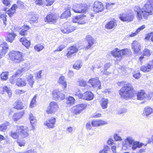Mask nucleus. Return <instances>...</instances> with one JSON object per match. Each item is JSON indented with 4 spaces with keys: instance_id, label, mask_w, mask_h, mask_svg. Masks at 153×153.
Segmentation results:
<instances>
[{
    "instance_id": "obj_1",
    "label": "nucleus",
    "mask_w": 153,
    "mask_h": 153,
    "mask_svg": "<svg viewBox=\"0 0 153 153\" xmlns=\"http://www.w3.org/2000/svg\"><path fill=\"white\" fill-rule=\"evenodd\" d=\"M134 10L138 20L142 21L147 20L149 16L153 14V0H148L142 8L136 6Z\"/></svg>"
},
{
    "instance_id": "obj_2",
    "label": "nucleus",
    "mask_w": 153,
    "mask_h": 153,
    "mask_svg": "<svg viewBox=\"0 0 153 153\" xmlns=\"http://www.w3.org/2000/svg\"><path fill=\"white\" fill-rule=\"evenodd\" d=\"M124 83V87L122 88L119 91V94L123 98L127 99L131 98H134L133 96V88L131 83H126L124 81L121 82V83Z\"/></svg>"
},
{
    "instance_id": "obj_3",
    "label": "nucleus",
    "mask_w": 153,
    "mask_h": 153,
    "mask_svg": "<svg viewBox=\"0 0 153 153\" xmlns=\"http://www.w3.org/2000/svg\"><path fill=\"white\" fill-rule=\"evenodd\" d=\"M9 57L10 59L15 63H19L24 60L22 53L18 51L10 52Z\"/></svg>"
},
{
    "instance_id": "obj_4",
    "label": "nucleus",
    "mask_w": 153,
    "mask_h": 153,
    "mask_svg": "<svg viewBox=\"0 0 153 153\" xmlns=\"http://www.w3.org/2000/svg\"><path fill=\"white\" fill-rule=\"evenodd\" d=\"M88 9L86 4H79L75 5L72 8V10L76 13H86Z\"/></svg>"
},
{
    "instance_id": "obj_5",
    "label": "nucleus",
    "mask_w": 153,
    "mask_h": 153,
    "mask_svg": "<svg viewBox=\"0 0 153 153\" xmlns=\"http://www.w3.org/2000/svg\"><path fill=\"white\" fill-rule=\"evenodd\" d=\"M131 10H129V12L126 13L120 14V18L122 21L130 22L133 21L134 16L133 13L131 12Z\"/></svg>"
},
{
    "instance_id": "obj_6",
    "label": "nucleus",
    "mask_w": 153,
    "mask_h": 153,
    "mask_svg": "<svg viewBox=\"0 0 153 153\" xmlns=\"http://www.w3.org/2000/svg\"><path fill=\"white\" fill-rule=\"evenodd\" d=\"M53 98L55 100H61L65 98V95L62 91L58 90H54L52 92Z\"/></svg>"
},
{
    "instance_id": "obj_7",
    "label": "nucleus",
    "mask_w": 153,
    "mask_h": 153,
    "mask_svg": "<svg viewBox=\"0 0 153 153\" xmlns=\"http://www.w3.org/2000/svg\"><path fill=\"white\" fill-rule=\"evenodd\" d=\"M26 70V68H23L21 69H19L16 71L12 76L10 77V82L12 84H14L17 82V80L18 79L19 76Z\"/></svg>"
},
{
    "instance_id": "obj_8",
    "label": "nucleus",
    "mask_w": 153,
    "mask_h": 153,
    "mask_svg": "<svg viewBox=\"0 0 153 153\" xmlns=\"http://www.w3.org/2000/svg\"><path fill=\"white\" fill-rule=\"evenodd\" d=\"M16 128L18 129V133L19 134V137L24 138L29 136L27 131V128L23 126H17Z\"/></svg>"
},
{
    "instance_id": "obj_9",
    "label": "nucleus",
    "mask_w": 153,
    "mask_h": 153,
    "mask_svg": "<svg viewBox=\"0 0 153 153\" xmlns=\"http://www.w3.org/2000/svg\"><path fill=\"white\" fill-rule=\"evenodd\" d=\"M59 108L57 103L54 102H51L46 111L48 114H51L55 112Z\"/></svg>"
},
{
    "instance_id": "obj_10",
    "label": "nucleus",
    "mask_w": 153,
    "mask_h": 153,
    "mask_svg": "<svg viewBox=\"0 0 153 153\" xmlns=\"http://www.w3.org/2000/svg\"><path fill=\"white\" fill-rule=\"evenodd\" d=\"M88 83L91 84L93 88H97L98 89H101L100 82L97 77L90 79Z\"/></svg>"
},
{
    "instance_id": "obj_11",
    "label": "nucleus",
    "mask_w": 153,
    "mask_h": 153,
    "mask_svg": "<svg viewBox=\"0 0 153 153\" xmlns=\"http://www.w3.org/2000/svg\"><path fill=\"white\" fill-rule=\"evenodd\" d=\"M122 50H119L118 48H115L111 51V54L117 61H120L122 59Z\"/></svg>"
},
{
    "instance_id": "obj_12",
    "label": "nucleus",
    "mask_w": 153,
    "mask_h": 153,
    "mask_svg": "<svg viewBox=\"0 0 153 153\" xmlns=\"http://www.w3.org/2000/svg\"><path fill=\"white\" fill-rule=\"evenodd\" d=\"M104 9L102 3L99 1H95L94 3L93 10L95 13H99L102 11Z\"/></svg>"
},
{
    "instance_id": "obj_13",
    "label": "nucleus",
    "mask_w": 153,
    "mask_h": 153,
    "mask_svg": "<svg viewBox=\"0 0 153 153\" xmlns=\"http://www.w3.org/2000/svg\"><path fill=\"white\" fill-rule=\"evenodd\" d=\"M76 28V27L74 26L64 24L63 27L61 28V30L63 33H68L74 31Z\"/></svg>"
},
{
    "instance_id": "obj_14",
    "label": "nucleus",
    "mask_w": 153,
    "mask_h": 153,
    "mask_svg": "<svg viewBox=\"0 0 153 153\" xmlns=\"http://www.w3.org/2000/svg\"><path fill=\"white\" fill-rule=\"evenodd\" d=\"M8 46L6 42H3L0 45V58L4 56L8 50Z\"/></svg>"
},
{
    "instance_id": "obj_15",
    "label": "nucleus",
    "mask_w": 153,
    "mask_h": 153,
    "mask_svg": "<svg viewBox=\"0 0 153 153\" xmlns=\"http://www.w3.org/2000/svg\"><path fill=\"white\" fill-rule=\"evenodd\" d=\"M58 16L56 14L51 13L48 15L45 19V22L49 23H54L56 22Z\"/></svg>"
},
{
    "instance_id": "obj_16",
    "label": "nucleus",
    "mask_w": 153,
    "mask_h": 153,
    "mask_svg": "<svg viewBox=\"0 0 153 153\" xmlns=\"http://www.w3.org/2000/svg\"><path fill=\"white\" fill-rule=\"evenodd\" d=\"M56 123V119L53 117H52L47 121H45L44 123V124L47 126L48 128H53L55 127V125Z\"/></svg>"
},
{
    "instance_id": "obj_17",
    "label": "nucleus",
    "mask_w": 153,
    "mask_h": 153,
    "mask_svg": "<svg viewBox=\"0 0 153 153\" xmlns=\"http://www.w3.org/2000/svg\"><path fill=\"white\" fill-rule=\"evenodd\" d=\"M86 105L84 104H81L76 105L74 108L75 114L80 113L83 109L86 108Z\"/></svg>"
},
{
    "instance_id": "obj_18",
    "label": "nucleus",
    "mask_w": 153,
    "mask_h": 153,
    "mask_svg": "<svg viewBox=\"0 0 153 153\" xmlns=\"http://www.w3.org/2000/svg\"><path fill=\"white\" fill-rule=\"evenodd\" d=\"M86 40L88 43V45L85 48V49H88L90 48L91 46L94 43V39L90 35L87 36L85 38Z\"/></svg>"
},
{
    "instance_id": "obj_19",
    "label": "nucleus",
    "mask_w": 153,
    "mask_h": 153,
    "mask_svg": "<svg viewBox=\"0 0 153 153\" xmlns=\"http://www.w3.org/2000/svg\"><path fill=\"white\" fill-rule=\"evenodd\" d=\"M135 95L136 98L138 100H142L147 98V94L142 90L136 94Z\"/></svg>"
},
{
    "instance_id": "obj_20",
    "label": "nucleus",
    "mask_w": 153,
    "mask_h": 153,
    "mask_svg": "<svg viewBox=\"0 0 153 153\" xmlns=\"http://www.w3.org/2000/svg\"><path fill=\"white\" fill-rule=\"evenodd\" d=\"M5 92H6L8 94L9 98L11 97L12 91L10 88H8L7 86L0 88V93L1 94H3Z\"/></svg>"
},
{
    "instance_id": "obj_21",
    "label": "nucleus",
    "mask_w": 153,
    "mask_h": 153,
    "mask_svg": "<svg viewBox=\"0 0 153 153\" xmlns=\"http://www.w3.org/2000/svg\"><path fill=\"white\" fill-rule=\"evenodd\" d=\"M78 51V49L75 46H71L68 49L66 56L68 57H70L72 54L76 53Z\"/></svg>"
},
{
    "instance_id": "obj_22",
    "label": "nucleus",
    "mask_w": 153,
    "mask_h": 153,
    "mask_svg": "<svg viewBox=\"0 0 153 153\" xmlns=\"http://www.w3.org/2000/svg\"><path fill=\"white\" fill-rule=\"evenodd\" d=\"M83 99L91 100L93 99L94 94L91 91H87L83 94Z\"/></svg>"
},
{
    "instance_id": "obj_23",
    "label": "nucleus",
    "mask_w": 153,
    "mask_h": 153,
    "mask_svg": "<svg viewBox=\"0 0 153 153\" xmlns=\"http://www.w3.org/2000/svg\"><path fill=\"white\" fill-rule=\"evenodd\" d=\"M71 7L68 6L65 9V11L62 13L60 16L61 19L67 18L71 15L70 12Z\"/></svg>"
},
{
    "instance_id": "obj_24",
    "label": "nucleus",
    "mask_w": 153,
    "mask_h": 153,
    "mask_svg": "<svg viewBox=\"0 0 153 153\" xmlns=\"http://www.w3.org/2000/svg\"><path fill=\"white\" fill-rule=\"evenodd\" d=\"M132 48L135 52H137L140 49V43L138 42L134 41L131 44Z\"/></svg>"
},
{
    "instance_id": "obj_25",
    "label": "nucleus",
    "mask_w": 153,
    "mask_h": 153,
    "mask_svg": "<svg viewBox=\"0 0 153 153\" xmlns=\"http://www.w3.org/2000/svg\"><path fill=\"white\" fill-rule=\"evenodd\" d=\"M16 35V34L13 31L8 33L6 40L10 42H12L14 40Z\"/></svg>"
},
{
    "instance_id": "obj_26",
    "label": "nucleus",
    "mask_w": 153,
    "mask_h": 153,
    "mask_svg": "<svg viewBox=\"0 0 153 153\" xmlns=\"http://www.w3.org/2000/svg\"><path fill=\"white\" fill-rule=\"evenodd\" d=\"M111 65V64L110 63H108L105 64L104 67V71H102L101 73H102L104 75H108L111 73V72L107 71L108 69L110 67Z\"/></svg>"
},
{
    "instance_id": "obj_27",
    "label": "nucleus",
    "mask_w": 153,
    "mask_h": 153,
    "mask_svg": "<svg viewBox=\"0 0 153 153\" xmlns=\"http://www.w3.org/2000/svg\"><path fill=\"white\" fill-rule=\"evenodd\" d=\"M29 27L28 26H22L19 30L20 34L24 36H25L27 34L28 30H29Z\"/></svg>"
},
{
    "instance_id": "obj_28",
    "label": "nucleus",
    "mask_w": 153,
    "mask_h": 153,
    "mask_svg": "<svg viewBox=\"0 0 153 153\" xmlns=\"http://www.w3.org/2000/svg\"><path fill=\"white\" fill-rule=\"evenodd\" d=\"M18 7L16 4H13L10 9H9L7 11V13L8 14L10 17H11L15 12L16 9Z\"/></svg>"
},
{
    "instance_id": "obj_29",
    "label": "nucleus",
    "mask_w": 153,
    "mask_h": 153,
    "mask_svg": "<svg viewBox=\"0 0 153 153\" xmlns=\"http://www.w3.org/2000/svg\"><path fill=\"white\" fill-rule=\"evenodd\" d=\"M116 23L114 20H112L108 22L105 25V27L108 29H110L115 28L116 26Z\"/></svg>"
},
{
    "instance_id": "obj_30",
    "label": "nucleus",
    "mask_w": 153,
    "mask_h": 153,
    "mask_svg": "<svg viewBox=\"0 0 153 153\" xmlns=\"http://www.w3.org/2000/svg\"><path fill=\"white\" fill-rule=\"evenodd\" d=\"M105 124H106V123H105L104 121L100 120H93L91 122V125L93 127L100 126Z\"/></svg>"
},
{
    "instance_id": "obj_31",
    "label": "nucleus",
    "mask_w": 153,
    "mask_h": 153,
    "mask_svg": "<svg viewBox=\"0 0 153 153\" xmlns=\"http://www.w3.org/2000/svg\"><path fill=\"white\" fill-rule=\"evenodd\" d=\"M108 99L105 98H102L100 102V105L103 109L106 108L108 107Z\"/></svg>"
},
{
    "instance_id": "obj_32",
    "label": "nucleus",
    "mask_w": 153,
    "mask_h": 153,
    "mask_svg": "<svg viewBox=\"0 0 153 153\" xmlns=\"http://www.w3.org/2000/svg\"><path fill=\"white\" fill-rule=\"evenodd\" d=\"M20 41L22 42V44L26 48H28L30 46V42L27 40L25 38H21L20 39Z\"/></svg>"
},
{
    "instance_id": "obj_33",
    "label": "nucleus",
    "mask_w": 153,
    "mask_h": 153,
    "mask_svg": "<svg viewBox=\"0 0 153 153\" xmlns=\"http://www.w3.org/2000/svg\"><path fill=\"white\" fill-rule=\"evenodd\" d=\"M26 84V82L24 79L18 78L16 85L19 86L23 87L25 86Z\"/></svg>"
},
{
    "instance_id": "obj_34",
    "label": "nucleus",
    "mask_w": 153,
    "mask_h": 153,
    "mask_svg": "<svg viewBox=\"0 0 153 153\" xmlns=\"http://www.w3.org/2000/svg\"><path fill=\"white\" fill-rule=\"evenodd\" d=\"M152 69L148 63L145 65H143L140 68V70L143 72L150 71Z\"/></svg>"
},
{
    "instance_id": "obj_35",
    "label": "nucleus",
    "mask_w": 153,
    "mask_h": 153,
    "mask_svg": "<svg viewBox=\"0 0 153 153\" xmlns=\"http://www.w3.org/2000/svg\"><path fill=\"white\" fill-rule=\"evenodd\" d=\"M82 65V64L81 61L78 60L75 62L73 65V67L75 69L78 70L81 68Z\"/></svg>"
},
{
    "instance_id": "obj_36",
    "label": "nucleus",
    "mask_w": 153,
    "mask_h": 153,
    "mask_svg": "<svg viewBox=\"0 0 153 153\" xmlns=\"http://www.w3.org/2000/svg\"><path fill=\"white\" fill-rule=\"evenodd\" d=\"M10 126V123L9 122H5L0 125V130L1 131H4Z\"/></svg>"
},
{
    "instance_id": "obj_37",
    "label": "nucleus",
    "mask_w": 153,
    "mask_h": 153,
    "mask_svg": "<svg viewBox=\"0 0 153 153\" xmlns=\"http://www.w3.org/2000/svg\"><path fill=\"white\" fill-rule=\"evenodd\" d=\"M153 111V109L152 108L147 106L144 108L143 113L144 115L148 116L152 113Z\"/></svg>"
},
{
    "instance_id": "obj_38",
    "label": "nucleus",
    "mask_w": 153,
    "mask_h": 153,
    "mask_svg": "<svg viewBox=\"0 0 153 153\" xmlns=\"http://www.w3.org/2000/svg\"><path fill=\"white\" fill-rule=\"evenodd\" d=\"M58 82L63 85L64 88H65L67 87L66 82L65 80V77L63 76H62L60 77L58 81Z\"/></svg>"
},
{
    "instance_id": "obj_39",
    "label": "nucleus",
    "mask_w": 153,
    "mask_h": 153,
    "mask_svg": "<svg viewBox=\"0 0 153 153\" xmlns=\"http://www.w3.org/2000/svg\"><path fill=\"white\" fill-rule=\"evenodd\" d=\"M37 95L36 94L33 97V98L31 99L30 103V108H33L34 107L37 103V102L36 101V99L37 97Z\"/></svg>"
},
{
    "instance_id": "obj_40",
    "label": "nucleus",
    "mask_w": 153,
    "mask_h": 153,
    "mask_svg": "<svg viewBox=\"0 0 153 153\" xmlns=\"http://www.w3.org/2000/svg\"><path fill=\"white\" fill-rule=\"evenodd\" d=\"M15 105L14 106V108L17 109H22L23 108L24 106L22 102L20 101H16L15 103Z\"/></svg>"
},
{
    "instance_id": "obj_41",
    "label": "nucleus",
    "mask_w": 153,
    "mask_h": 153,
    "mask_svg": "<svg viewBox=\"0 0 153 153\" xmlns=\"http://www.w3.org/2000/svg\"><path fill=\"white\" fill-rule=\"evenodd\" d=\"M6 16V15L3 14H1L0 16L1 18H3V26H2L1 27L2 29L3 30H5L6 29V27L7 25V19Z\"/></svg>"
},
{
    "instance_id": "obj_42",
    "label": "nucleus",
    "mask_w": 153,
    "mask_h": 153,
    "mask_svg": "<svg viewBox=\"0 0 153 153\" xmlns=\"http://www.w3.org/2000/svg\"><path fill=\"white\" fill-rule=\"evenodd\" d=\"M22 114L21 112L16 113L13 115V119L15 121H17L22 117Z\"/></svg>"
},
{
    "instance_id": "obj_43",
    "label": "nucleus",
    "mask_w": 153,
    "mask_h": 153,
    "mask_svg": "<svg viewBox=\"0 0 153 153\" xmlns=\"http://www.w3.org/2000/svg\"><path fill=\"white\" fill-rule=\"evenodd\" d=\"M115 5V3H114L109 2L106 3V8L107 10H109L112 11L114 8V6Z\"/></svg>"
},
{
    "instance_id": "obj_44",
    "label": "nucleus",
    "mask_w": 153,
    "mask_h": 153,
    "mask_svg": "<svg viewBox=\"0 0 153 153\" xmlns=\"http://www.w3.org/2000/svg\"><path fill=\"white\" fill-rule=\"evenodd\" d=\"M143 145V143H140L138 142H134L132 144V149L133 150H135L137 148L140 147Z\"/></svg>"
},
{
    "instance_id": "obj_45",
    "label": "nucleus",
    "mask_w": 153,
    "mask_h": 153,
    "mask_svg": "<svg viewBox=\"0 0 153 153\" xmlns=\"http://www.w3.org/2000/svg\"><path fill=\"white\" fill-rule=\"evenodd\" d=\"M77 83L78 85L81 87H85L86 85V82L82 78L79 79Z\"/></svg>"
},
{
    "instance_id": "obj_46",
    "label": "nucleus",
    "mask_w": 153,
    "mask_h": 153,
    "mask_svg": "<svg viewBox=\"0 0 153 153\" xmlns=\"http://www.w3.org/2000/svg\"><path fill=\"white\" fill-rule=\"evenodd\" d=\"M75 101V100L73 97H70L66 101V103L68 105L71 106L74 104Z\"/></svg>"
},
{
    "instance_id": "obj_47",
    "label": "nucleus",
    "mask_w": 153,
    "mask_h": 153,
    "mask_svg": "<svg viewBox=\"0 0 153 153\" xmlns=\"http://www.w3.org/2000/svg\"><path fill=\"white\" fill-rule=\"evenodd\" d=\"M122 50V55L123 56H124L125 55H127L129 56L131 53V51L129 49H128L127 48H126L124 49H123Z\"/></svg>"
},
{
    "instance_id": "obj_48",
    "label": "nucleus",
    "mask_w": 153,
    "mask_h": 153,
    "mask_svg": "<svg viewBox=\"0 0 153 153\" xmlns=\"http://www.w3.org/2000/svg\"><path fill=\"white\" fill-rule=\"evenodd\" d=\"M29 117L30 123L32 125L36 122V119L32 113L30 114Z\"/></svg>"
},
{
    "instance_id": "obj_49",
    "label": "nucleus",
    "mask_w": 153,
    "mask_h": 153,
    "mask_svg": "<svg viewBox=\"0 0 153 153\" xmlns=\"http://www.w3.org/2000/svg\"><path fill=\"white\" fill-rule=\"evenodd\" d=\"M18 129L16 128V132H12L11 133L10 136L15 139L17 138L18 137H19V134L18 133Z\"/></svg>"
},
{
    "instance_id": "obj_50",
    "label": "nucleus",
    "mask_w": 153,
    "mask_h": 153,
    "mask_svg": "<svg viewBox=\"0 0 153 153\" xmlns=\"http://www.w3.org/2000/svg\"><path fill=\"white\" fill-rule=\"evenodd\" d=\"M8 72H3L1 74V78L3 80H6L8 79Z\"/></svg>"
},
{
    "instance_id": "obj_51",
    "label": "nucleus",
    "mask_w": 153,
    "mask_h": 153,
    "mask_svg": "<svg viewBox=\"0 0 153 153\" xmlns=\"http://www.w3.org/2000/svg\"><path fill=\"white\" fill-rule=\"evenodd\" d=\"M143 55L148 57L150 56L151 55L150 51L148 49L145 48L143 51Z\"/></svg>"
},
{
    "instance_id": "obj_52",
    "label": "nucleus",
    "mask_w": 153,
    "mask_h": 153,
    "mask_svg": "<svg viewBox=\"0 0 153 153\" xmlns=\"http://www.w3.org/2000/svg\"><path fill=\"white\" fill-rule=\"evenodd\" d=\"M84 16H83L82 17H80L79 16L78 23L79 24H85L86 22V21L84 19Z\"/></svg>"
},
{
    "instance_id": "obj_53",
    "label": "nucleus",
    "mask_w": 153,
    "mask_h": 153,
    "mask_svg": "<svg viewBox=\"0 0 153 153\" xmlns=\"http://www.w3.org/2000/svg\"><path fill=\"white\" fill-rule=\"evenodd\" d=\"M17 144L20 146H24L25 144V142L24 140H18L17 142Z\"/></svg>"
},
{
    "instance_id": "obj_54",
    "label": "nucleus",
    "mask_w": 153,
    "mask_h": 153,
    "mask_svg": "<svg viewBox=\"0 0 153 153\" xmlns=\"http://www.w3.org/2000/svg\"><path fill=\"white\" fill-rule=\"evenodd\" d=\"M44 48V47L40 45H37L34 46V48L38 51H41Z\"/></svg>"
},
{
    "instance_id": "obj_55",
    "label": "nucleus",
    "mask_w": 153,
    "mask_h": 153,
    "mask_svg": "<svg viewBox=\"0 0 153 153\" xmlns=\"http://www.w3.org/2000/svg\"><path fill=\"white\" fill-rule=\"evenodd\" d=\"M42 70H40L36 73L35 74L36 75V78L37 79H40L42 78Z\"/></svg>"
},
{
    "instance_id": "obj_56",
    "label": "nucleus",
    "mask_w": 153,
    "mask_h": 153,
    "mask_svg": "<svg viewBox=\"0 0 153 153\" xmlns=\"http://www.w3.org/2000/svg\"><path fill=\"white\" fill-rule=\"evenodd\" d=\"M127 142L130 145H131L133 143L134 140L131 137H128L126 139Z\"/></svg>"
},
{
    "instance_id": "obj_57",
    "label": "nucleus",
    "mask_w": 153,
    "mask_h": 153,
    "mask_svg": "<svg viewBox=\"0 0 153 153\" xmlns=\"http://www.w3.org/2000/svg\"><path fill=\"white\" fill-rule=\"evenodd\" d=\"M114 140L116 141H121L122 140L121 137L117 134H114Z\"/></svg>"
},
{
    "instance_id": "obj_58",
    "label": "nucleus",
    "mask_w": 153,
    "mask_h": 153,
    "mask_svg": "<svg viewBox=\"0 0 153 153\" xmlns=\"http://www.w3.org/2000/svg\"><path fill=\"white\" fill-rule=\"evenodd\" d=\"M38 19V17L36 15H34L32 16L30 19V21L33 22H36Z\"/></svg>"
},
{
    "instance_id": "obj_59",
    "label": "nucleus",
    "mask_w": 153,
    "mask_h": 153,
    "mask_svg": "<svg viewBox=\"0 0 153 153\" xmlns=\"http://www.w3.org/2000/svg\"><path fill=\"white\" fill-rule=\"evenodd\" d=\"M47 2V4H46V6H50L54 2L55 0H45Z\"/></svg>"
},
{
    "instance_id": "obj_60",
    "label": "nucleus",
    "mask_w": 153,
    "mask_h": 153,
    "mask_svg": "<svg viewBox=\"0 0 153 153\" xmlns=\"http://www.w3.org/2000/svg\"><path fill=\"white\" fill-rule=\"evenodd\" d=\"M133 76L135 79H138L140 76V72H137L135 74H133Z\"/></svg>"
},
{
    "instance_id": "obj_61",
    "label": "nucleus",
    "mask_w": 153,
    "mask_h": 153,
    "mask_svg": "<svg viewBox=\"0 0 153 153\" xmlns=\"http://www.w3.org/2000/svg\"><path fill=\"white\" fill-rule=\"evenodd\" d=\"M26 78L27 79V81L31 80L32 79H33V76L30 74H27L26 76Z\"/></svg>"
},
{
    "instance_id": "obj_62",
    "label": "nucleus",
    "mask_w": 153,
    "mask_h": 153,
    "mask_svg": "<svg viewBox=\"0 0 153 153\" xmlns=\"http://www.w3.org/2000/svg\"><path fill=\"white\" fill-rule=\"evenodd\" d=\"M65 46L64 45H61L59 46L57 48V49L56 50V51H62L65 48Z\"/></svg>"
},
{
    "instance_id": "obj_63",
    "label": "nucleus",
    "mask_w": 153,
    "mask_h": 153,
    "mask_svg": "<svg viewBox=\"0 0 153 153\" xmlns=\"http://www.w3.org/2000/svg\"><path fill=\"white\" fill-rule=\"evenodd\" d=\"M2 2L6 6H9L10 5V2L8 0H3Z\"/></svg>"
},
{
    "instance_id": "obj_64",
    "label": "nucleus",
    "mask_w": 153,
    "mask_h": 153,
    "mask_svg": "<svg viewBox=\"0 0 153 153\" xmlns=\"http://www.w3.org/2000/svg\"><path fill=\"white\" fill-rule=\"evenodd\" d=\"M147 94V98L148 99H150L151 97H153V91H150L149 93Z\"/></svg>"
}]
</instances>
